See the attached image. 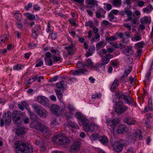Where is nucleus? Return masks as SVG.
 <instances>
[{
	"instance_id": "1",
	"label": "nucleus",
	"mask_w": 153,
	"mask_h": 153,
	"mask_svg": "<svg viewBox=\"0 0 153 153\" xmlns=\"http://www.w3.org/2000/svg\"><path fill=\"white\" fill-rule=\"evenodd\" d=\"M16 153H32L33 148L27 146L21 140L16 141L15 144Z\"/></svg>"
},
{
	"instance_id": "2",
	"label": "nucleus",
	"mask_w": 153,
	"mask_h": 153,
	"mask_svg": "<svg viewBox=\"0 0 153 153\" xmlns=\"http://www.w3.org/2000/svg\"><path fill=\"white\" fill-rule=\"evenodd\" d=\"M52 141L57 145H66L71 142L70 140L65 134L61 133L53 136L52 138Z\"/></svg>"
},
{
	"instance_id": "3",
	"label": "nucleus",
	"mask_w": 153,
	"mask_h": 153,
	"mask_svg": "<svg viewBox=\"0 0 153 153\" xmlns=\"http://www.w3.org/2000/svg\"><path fill=\"white\" fill-rule=\"evenodd\" d=\"M110 142L112 145L113 150L117 153L121 152L125 145L123 140H115L113 139H111Z\"/></svg>"
},
{
	"instance_id": "4",
	"label": "nucleus",
	"mask_w": 153,
	"mask_h": 153,
	"mask_svg": "<svg viewBox=\"0 0 153 153\" xmlns=\"http://www.w3.org/2000/svg\"><path fill=\"white\" fill-rule=\"evenodd\" d=\"M29 126L31 128H34L37 131L42 132H45L48 131V127L42 124L39 122H34L29 124Z\"/></svg>"
},
{
	"instance_id": "5",
	"label": "nucleus",
	"mask_w": 153,
	"mask_h": 153,
	"mask_svg": "<svg viewBox=\"0 0 153 153\" xmlns=\"http://www.w3.org/2000/svg\"><path fill=\"white\" fill-rule=\"evenodd\" d=\"M33 108L37 114L42 118H45L47 116L48 113L47 111L41 106L37 104L32 105Z\"/></svg>"
},
{
	"instance_id": "6",
	"label": "nucleus",
	"mask_w": 153,
	"mask_h": 153,
	"mask_svg": "<svg viewBox=\"0 0 153 153\" xmlns=\"http://www.w3.org/2000/svg\"><path fill=\"white\" fill-rule=\"evenodd\" d=\"M123 103L121 101H118L115 104L114 111L118 115L124 113L127 109L126 106H123Z\"/></svg>"
},
{
	"instance_id": "7",
	"label": "nucleus",
	"mask_w": 153,
	"mask_h": 153,
	"mask_svg": "<svg viewBox=\"0 0 153 153\" xmlns=\"http://www.w3.org/2000/svg\"><path fill=\"white\" fill-rule=\"evenodd\" d=\"M13 121L16 124H20L22 121L21 118L22 113L20 111H14L12 114Z\"/></svg>"
},
{
	"instance_id": "8",
	"label": "nucleus",
	"mask_w": 153,
	"mask_h": 153,
	"mask_svg": "<svg viewBox=\"0 0 153 153\" xmlns=\"http://www.w3.org/2000/svg\"><path fill=\"white\" fill-rule=\"evenodd\" d=\"M75 116L79 120V124L82 126L85 131H86V118L84 117L81 113L79 112H76L75 114Z\"/></svg>"
},
{
	"instance_id": "9",
	"label": "nucleus",
	"mask_w": 153,
	"mask_h": 153,
	"mask_svg": "<svg viewBox=\"0 0 153 153\" xmlns=\"http://www.w3.org/2000/svg\"><path fill=\"white\" fill-rule=\"evenodd\" d=\"M106 123L108 126L112 127L114 131L115 127L119 124V121L118 119L109 118L107 119Z\"/></svg>"
},
{
	"instance_id": "10",
	"label": "nucleus",
	"mask_w": 153,
	"mask_h": 153,
	"mask_svg": "<svg viewBox=\"0 0 153 153\" xmlns=\"http://www.w3.org/2000/svg\"><path fill=\"white\" fill-rule=\"evenodd\" d=\"M81 140H78L74 141L71 146L70 150L72 153H76L79 149V146L81 145Z\"/></svg>"
},
{
	"instance_id": "11",
	"label": "nucleus",
	"mask_w": 153,
	"mask_h": 153,
	"mask_svg": "<svg viewBox=\"0 0 153 153\" xmlns=\"http://www.w3.org/2000/svg\"><path fill=\"white\" fill-rule=\"evenodd\" d=\"M45 61L46 65L49 66H51L53 63V61L51 59L52 55L49 52H47L45 53Z\"/></svg>"
},
{
	"instance_id": "12",
	"label": "nucleus",
	"mask_w": 153,
	"mask_h": 153,
	"mask_svg": "<svg viewBox=\"0 0 153 153\" xmlns=\"http://www.w3.org/2000/svg\"><path fill=\"white\" fill-rule=\"evenodd\" d=\"M37 101L41 104L48 106L49 105V101L45 97L42 96H39L37 98Z\"/></svg>"
},
{
	"instance_id": "13",
	"label": "nucleus",
	"mask_w": 153,
	"mask_h": 153,
	"mask_svg": "<svg viewBox=\"0 0 153 153\" xmlns=\"http://www.w3.org/2000/svg\"><path fill=\"white\" fill-rule=\"evenodd\" d=\"M50 110L51 113L54 114L58 116L59 115L60 107L58 105L53 104L51 105Z\"/></svg>"
},
{
	"instance_id": "14",
	"label": "nucleus",
	"mask_w": 153,
	"mask_h": 153,
	"mask_svg": "<svg viewBox=\"0 0 153 153\" xmlns=\"http://www.w3.org/2000/svg\"><path fill=\"white\" fill-rule=\"evenodd\" d=\"M11 113L10 111H7V113L3 114V118L6 123L9 124L10 123L11 121Z\"/></svg>"
},
{
	"instance_id": "15",
	"label": "nucleus",
	"mask_w": 153,
	"mask_h": 153,
	"mask_svg": "<svg viewBox=\"0 0 153 153\" xmlns=\"http://www.w3.org/2000/svg\"><path fill=\"white\" fill-rule=\"evenodd\" d=\"M40 30L39 26L38 25H35L32 30V36L33 37L36 39L38 36L39 30Z\"/></svg>"
},
{
	"instance_id": "16",
	"label": "nucleus",
	"mask_w": 153,
	"mask_h": 153,
	"mask_svg": "<svg viewBox=\"0 0 153 153\" xmlns=\"http://www.w3.org/2000/svg\"><path fill=\"white\" fill-rule=\"evenodd\" d=\"M86 71L85 69L83 68H79L75 69L71 71L72 74L74 76L78 75L81 74H83Z\"/></svg>"
},
{
	"instance_id": "17",
	"label": "nucleus",
	"mask_w": 153,
	"mask_h": 153,
	"mask_svg": "<svg viewBox=\"0 0 153 153\" xmlns=\"http://www.w3.org/2000/svg\"><path fill=\"white\" fill-rule=\"evenodd\" d=\"M127 127L125 125H121L118 127V129L117 130L118 134H122L124 132H126L127 131Z\"/></svg>"
},
{
	"instance_id": "18",
	"label": "nucleus",
	"mask_w": 153,
	"mask_h": 153,
	"mask_svg": "<svg viewBox=\"0 0 153 153\" xmlns=\"http://www.w3.org/2000/svg\"><path fill=\"white\" fill-rule=\"evenodd\" d=\"M97 1L94 0H87V8H92L98 4H97Z\"/></svg>"
},
{
	"instance_id": "19",
	"label": "nucleus",
	"mask_w": 153,
	"mask_h": 153,
	"mask_svg": "<svg viewBox=\"0 0 153 153\" xmlns=\"http://www.w3.org/2000/svg\"><path fill=\"white\" fill-rule=\"evenodd\" d=\"M97 126L95 125L93 123H90V124L87 123V132H88L91 131H93Z\"/></svg>"
},
{
	"instance_id": "20",
	"label": "nucleus",
	"mask_w": 153,
	"mask_h": 153,
	"mask_svg": "<svg viewBox=\"0 0 153 153\" xmlns=\"http://www.w3.org/2000/svg\"><path fill=\"white\" fill-rule=\"evenodd\" d=\"M99 140L104 145H107L108 140L107 138L105 136H100L98 137Z\"/></svg>"
},
{
	"instance_id": "21",
	"label": "nucleus",
	"mask_w": 153,
	"mask_h": 153,
	"mask_svg": "<svg viewBox=\"0 0 153 153\" xmlns=\"http://www.w3.org/2000/svg\"><path fill=\"white\" fill-rule=\"evenodd\" d=\"M23 15L25 16L27 19L31 20H35L36 19L34 15H32L28 13H24Z\"/></svg>"
},
{
	"instance_id": "22",
	"label": "nucleus",
	"mask_w": 153,
	"mask_h": 153,
	"mask_svg": "<svg viewBox=\"0 0 153 153\" xmlns=\"http://www.w3.org/2000/svg\"><path fill=\"white\" fill-rule=\"evenodd\" d=\"M117 96L116 98L117 99V97L119 98V100H120V98H123L124 99L125 102L126 101V99L128 97V96H126L123 94V93L121 92L118 93L116 94L115 97Z\"/></svg>"
},
{
	"instance_id": "23",
	"label": "nucleus",
	"mask_w": 153,
	"mask_h": 153,
	"mask_svg": "<svg viewBox=\"0 0 153 153\" xmlns=\"http://www.w3.org/2000/svg\"><path fill=\"white\" fill-rule=\"evenodd\" d=\"M141 23L142 24H144L146 23H150L151 21L149 19L147 16H145L142 17L140 19Z\"/></svg>"
},
{
	"instance_id": "24",
	"label": "nucleus",
	"mask_w": 153,
	"mask_h": 153,
	"mask_svg": "<svg viewBox=\"0 0 153 153\" xmlns=\"http://www.w3.org/2000/svg\"><path fill=\"white\" fill-rule=\"evenodd\" d=\"M15 19L18 21H20L22 17V14L18 12H17L14 14Z\"/></svg>"
},
{
	"instance_id": "25",
	"label": "nucleus",
	"mask_w": 153,
	"mask_h": 153,
	"mask_svg": "<svg viewBox=\"0 0 153 153\" xmlns=\"http://www.w3.org/2000/svg\"><path fill=\"white\" fill-rule=\"evenodd\" d=\"M16 133L17 135H21L24 134L25 133V131L24 128H21L17 130Z\"/></svg>"
},
{
	"instance_id": "26",
	"label": "nucleus",
	"mask_w": 153,
	"mask_h": 153,
	"mask_svg": "<svg viewBox=\"0 0 153 153\" xmlns=\"http://www.w3.org/2000/svg\"><path fill=\"white\" fill-rule=\"evenodd\" d=\"M95 50V47L94 46L91 47L89 49V51L87 52V57L91 56Z\"/></svg>"
},
{
	"instance_id": "27",
	"label": "nucleus",
	"mask_w": 153,
	"mask_h": 153,
	"mask_svg": "<svg viewBox=\"0 0 153 153\" xmlns=\"http://www.w3.org/2000/svg\"><path fill=\"white\" fill-rule=\"evenodd\" d=\"M102 63H101V65H104L107 64L109 61V60L105 56H104L101 59Z\"/></svg>"
},
{
	"instance_id": "28",
	"label": "nucleus",
	"mask_w": 153,
	"mask_h": 153,
	"mask_svg": "<svg viewBox=\"0 0 153 153\" xmlns=\"http://www.w3.org/2000/svg\"><path fill=\"white\" fill-rule=\"evenodd\" d=\"M104 42L102 41H100L98 42L96 44V50L97 51L98 50L100 49L101 48H103L104 47V45H103Z\"/></svg>"
},
{
	"instance_id": "29",
	"label": "nucleus",
	"mask_w": 153,
	"mask_h": 153,
	"mask_svg": "<svg viewBox=\"0 0 153 153\" xmlns=\"http://www.w3.org/2000/svg\"><path fill=\"white\" fill-rule=\"evenodd\" d=\"M119 83L118 80L115 79L111 87V89L112 88L114 89L117 88L119 85Z\"/></svg>"
},
{
	"instance_id": "30",
	"label": "nucleus",
	"mask_w": 153,
	"mask_h": 153,
	"mask_svg": "<svg viewBox=\"0 0 153 153\" xmlns=\"http://www.w3.org/2000/svg\"><path fill=\"white\" fill-rule=\"evenodd\" d=\"M113 4L116 7H120L121 4V0H113Z\"/></svg>"
},
{
	"instance_id": "31",
	"label": "nucleus",
	"mask_w": 153,
	"mask_h": 153,
	"mask_svg": "<svg viewBox=\"0 0 153 153\" xmlns=\"http://www.w3.org/2000/svg\"><path fill=\"white\" fill-rule=\"evenodd\" d=\"M58 99L61 100L62 98V94L60 91L59 90H55Z\"/></svg>"
},
{
	"instance_id": "32",
	"label": "nucleus",
	"mask_w": 153,
	"mask_h": 153,
	"mask_svg": "<svg viewBox=\"0 0 153 153\" xmlns=\"http://www.w3.org/2000/svg\"><path fill=\"white\" fill-rule=\"evenodd\" d=\"M65 81H62L59 82L58 83L56 84V87L57 88L62 89L64 88Z\"/></svg>"
},
{
	"instance_id": "33",
	"label": "nucleus",
	"mask_w": 153,
	"mask_h": 153,
	"mask_svg": "<svg viewBox=\"0 0 153 153\" xmlns=\"http://www.w3.org/2000/svg\"><path fill=\"white\" fill-rule=\"evenodd\" d=\"M24 66L21 64H18L15 65L13 67V69L15 70H19L22 69L23 68Z\"/></svg>"
},
{
	"instance_id": "34",
	"label": "nucleus",
	"mask_w": 153,
	"mask_h": 153,
	"mask_svg": "<svg viewBox=\"0 0 153 153\" xmlns=\"http://www.w3.org/2000/svg\"><path fill=\"white\" fill-rule=\"evenodd\" d=\"M93 62L90 59H88L87 60V67L90 66L91 68H95V67L93 66Z\"/></svg>"
},
{
	"instance_id": "35",
	"label": "nucleus",
	"mask_w": 153,
	"mask_h": 153,
	"mask_svg": "<svg viewBox=\"0 0 153 153\" xmlns=\"http://www.w3.org/2000/svg\"><path fill=\"white\" fill-rule=\"evenodd\" d=\"M134 100L132 98L128 99V97H127V98L126 99L125 102L128 104H131L132 105H134Z\"/></svg>"
},
{
	"instance_id": "36",
	"label": "nucleus",
	"mask_w": 153,
	"mask_h": 153,
	"mask_svg": "<svg viewBox=\"0 0 153 153\" xmlns=\"http://www.w3.org/2000/svg\"><path fill=\"white\" fill-rule=\"evenodd\" d=\"M124 121L129 125L134 124L131 122V120L130 118H127L124 119Z\"/></svg>"
},
{
	"instance_id": "37",
	"label": "nucleus",
	"mask_w": 153,
	"mask_h": 153,
	"mask_svg": "<svg viewBox=\"0 0 153 153\" xmlns=\"http://www.w3.org/2000/svg\"><path fill=\"white\" fill-rule=\"evenodd\" d=\"M124 12L127 15L128 17L131 16L132 15V13L131 10L126 9L125 8Z\"/></svg>"
},
{
	"instance_id": "38",
	"label": "nucleus",
	"mask_w": 153,
	"mask_h": 153,
	"mask_svg": "<svg viewBox=\"0 0 153 153\" xmlns=\"http://www.w3.org/2000/svg\"><path fill=\"white\" fill-rule=\"evenodd\" d=\"M53 62H57L60 60H62V58L59 56H53Z\"/></svg>"
},
{
	"instance_id": "39",
	"label": "nucleus",
	"mask_w": 153,
	"mask_h": 153,
	"mask_svg": "<svg viewBox=\"0 0 153 153\" xmlns=\"http://www.w3.org/2000/svg\"><path fill=\"white\" fill-rule=\"evenodd\" d=\"M140 134H142V132L140 130H138L135 131L132 135L133 137H137L139 136Z\"/></svg>"
},
{
	"instance_id": "40",
	"label": "nucleus",
	"mask_w": 153,
	"mask_h": 153,
	"mask_svg": "<svg viewBox=\"0 0 153 153\" xmlns=\"http://www.w3.org/2000/svg\"><path fill=\"white\" fill-rule=\"evenodd\" d=\"M132 46H129L127 48L128 49L130 52V53H128L126 55V56H130L131 55H132L134 53V51L132 50Z\"/></svg>"
},
{
	"instance_id": "41",
	"label": "nucleus",
	"mask_w": 153,
	"mask_h": 153,
	"mask_svg": "<svg viewBox=\"0 0 153 153\" xmlns=\"http://www.w3.org/2000/svg\"><path fill=\"white\" fill-rule=\"evenodd\" d=\"M99 135L97 133H94L91 135V137L93 140H96L98 139Z\"/></svg>"
},
{
	"instance_id": "42",
	"label": "nucleus",
	"mask_w": 153,
	"mask_h": 153,
	"mask_svg": "<svg viewBox=\"0 0 153 153\" xmlns=\"http://www.w3.org/2000/svg\"><path fill=\"white\" fill-rule=\"evenodd\" d=\"M132 68V67L130 66H128V70H125V73L127 76L130 73L131 71Z\"/></svg>"
},
{
	"instance_id": "43",
	"label": "nucleus",
	"mask_w": 153,
	"mask_h": 153,
	"mask_svg": "<svg viewBox=\"0 0 153 153\" xmlns=\"http://www.w3.org/2000/svg\"><path fill=\"white\" fill-rule=\"evenodd\" d=\"M6 38L7 37L5 36H0V45L5 42Z\"/></svg>"
},
{
	"instance_id": "44",
	"label": "nucleus",
	"mask_w": 153,
	"mask_h": 153,
	"mask_svg": "<svg viewBox=\"0 0 153 153\" xmlns=\"http://www.w3.org/2000/svg\"><path fill=\"white\" fill-rule=\"evenodd\" d=\"M77 65L80 67H83L85 66L86 64L85 62H80L77 63Z\"/></svg>"
},
{
	"instance_id": "45",
	"label": "nucleus",
	"mask_w": 153,
	"mask_h": 153,
	"mask_svg": "<svg viewBox=\"0 0 153 153\" xmlns=\"http://www.w3.org/2000/svg\"><path fill=\"white\" fill-rule=\"evenodd\" d=\"M145 44V43L143 41H142L139 43H137L136 44L137 47L139 48H142L143 47V45Z\"/></svg>"
},
{
	"instance_id": "46",
	"label": "nucleus",
	"mask_w": 153,
	"mask_h": 153,
	"mask_svg": "<svg viewBox=\"0 0 153 153\" xmlns=\"http://www.w3.org/2000/svg\"><path fill=\"white\" fill-rule=\"evenodd\" d=\"M31 119L33 121H36L37 120V117L35 114H32L30 115Z\"/></svg>"
},
{
	"instance_id": "47",
	"label": "nucleus",
	"mask_w": 153,
	"mask_h": 153,
	"mask_svg": "<svg viewBox=\"0 0 153 153\" xmlns=\"http://www.w3.org/2000/svg\"><path fill=\"white\" fill-rule=\"evenodd\" d=\"M109 20L111 22H114L113 20L114 18V16L111 13H110L108 15Z\"/></svg>"
},
{
	"instance_id": "48",
	"label": "nucleus",
	"mask_w": 153,
	"mask_h": 153,
	"mask_svg": "<svg viewBox=\"0 0 153 153\" xmlns=\"http://www.w3.org/2000/svg\"><path fill=\"white\" fill-rule=\"evenodd\" d=\"M57 124L56 120L55 119H53L51 121V125L52 127H54Z\"/></svg>"
},
{
	"instance_id": "49",
	"label": "nucleus",
	"mask_w": 153,
	"mask_h": 153,
	"mask_svg": "<svg viewBox=\"0 0 153 153\" xmlns=\"http://www.w3.org/2000/svg\"><path fill=\"white\" fill-rule=\"evenodd\" d=\"M97 11L100 13L101 15L105 14L106 12V11L102 8H100Z\"/></svg>"
},
{
	"instance_id": "50",
	"label": "nucleus",
	"mask_w": 153,
	"mask_h": 153,
	"mask_svg": "<svg viewBox=\"0 0 153 153\" xmlns=\"http://www.w3.org/2000/svg\"><path fill=\"white\" fill-rule=\"evenodd\" d=\"M101 96V94H96L92 95V98L93 99H96L97 98L99 99L100 97Z\"/></svg>"
},
{
	"instance_id": "51",
	"label": "nucleus",
	"mask_w": 153,
	"mask_h": 153,
	"mask_svg": "<svg viewBox=\"0 0 153 153\" xmlns=\"http://www.w3.org/2000/svg\"><path fill=\"white\" fill-rule=\"evenodd\" d=\"M106 39L108 41H113L116 39V38L115 36H112L111 37H106Z\"/></svg>"
},
{
	"instance_id": "52",
	"label": "nucleus",
	"mask_w": 153,
	"mask_h": 153,
	"mask_svg": "<svg viewBox=\"0 0 153 153\" xmlns=\"http://www.w3.org/2000/svg\"><path fill=\"white\" fill-rule=\"evenodd\" d=\"M21 105L25 108H27V107L29 105L26 102L22 101L21 102Z\"/></svg>"
},
{
	"instance_id": "53",
	"label": "nucleus",
	"mask_w": 153,
	"mask_h": 153,
	"mask_svg": "<svg viewBox=\"0 0 153 153\" xmlns=\"http://www.w3.org/2000/svg\"><path fill=\"white\" fill-rule=\"evenodd\" d=\"M51 36L52 39H55L56 38L57 35L55 33H52L51 34Z\"/></svg>"
},
{
	"instance_id": "54",
	"label": "nucleus",
	"mask_w": 153,
	"mask_h": 153,
	"mask_svg": "<svg viewBox=\"0 0 153 153\" xmlns=\"http://www.w3.org/2000/svg\"><path fill=\"white\" fill-rule=\"evenodd\" d=\"M32 4L31 3H29L27 6H26L25 8L26 10H28L30 8L32 7Z\"/></svg>"
},
{
	"instance_id": "55",
	"label": "nucleus",
	"mask_w": 153,
	"mask_h": 153,
	"mask_svg": "<svg viewBox=\"0 0 153 153\" xmlns=\"http://www.w3.org/2000/svg\"><path fill=\"white\" fill-rule=\"evenodd\" d=\"M68 109L71 111H73L75 110V108L72 105L69 104L68 106Z\"/></svg>"
},
{
	"instance_id": "56",
	"label": "nucleus",
	"mask_w": 153,
	"mask_h": 153,
	"mask_svg": "<svg viewBox=\"0 0 153 153\" xmlns=\"http://www.w3.org/2000/svg\"><path fill=\"white\" fill-rule=\"evenodd\" d=\"M87 26H89L91 27H92L94 26V23L92 21H89L87 22Z\"/></svg>"
},
{
	"instance_id": "57",
	"label": "nucleus",
	"mask_w": 153,
	"mask_h": 153,
	"mask_svg": "<svg viewBox=\"0 0 153 153\" xmlns=\"http://www.w3.org/2000/svg\"><path fill=\"white\" fill-rule=\"evenodd\" d=\"M43 65V62L42 60H39V61L38 62V63L36 64V67H39L41 66L42 65Z\"/></svg>"
},
{
	"instance_id": "58",
	"label": "nucleus",
	"mask_w": 153,
	"mask_h": 153,
	"mask_svg": "<svg viewBox=\"0 0 153 153\" xmlns=\"http://www.w3.org/2000/svg\"><path fill=\"white\" fill-rule=\"evenodd\" d=\"M73 47V44L71 43V45L68 46H66L65 48V49L66 50H70L71 49H72Z\"/></svg>"
},
{
	"instance_id": "59",
	"label": "nucleus",
	"mask_w": 153,
	"mask_h": 153,
	"mask_svg": "<svg viewBox=\"0 0 153 153\" xmlns=\"http://www.w3.org/2000/svg\"><path fill=\"white\" fill-rule=\"evenodd\" d=\"M71 33L73 37H75L76 36L77 37H78V35L76 34V33L74 30H72L71 32Z\"/></svg>"
},
{
	"instance_id": "60",
	"label": "nucleus",
	"mask_w": 153,
	"mask_h": 153,
	"mask_svg": "<svg viewBox=\"0 0 153 153\" xmlns=\"http://www.w3.org/2000/svg\"><path fill=\"white\" fill-rule=\"evenodd\" d=\"M143 11L144 13H148L151 12L150 10L148 9L147 7L143 8Z\"/></svg>"
},
{
	"instance_id": "61",
	"label": "nucleus",
	"mask_w": 153,
	"mask_h": 153,
	"mask_svg": "<svg viewBox=\"0 0 153 153\" xmlns=\"http://www.w3.org/2000/svg\"><path fill=\"white\" fill-rule=\"evenodd\" d=\"M102 23L103 25H105L107 26L108 25H111V23H109L108 21L107 20H104L102 22Z\"/></svg>"
},
{
	"instance_id": "62",
	"label": "nucleus",
	"mask_w": 153,
	"mask_h": 153,
	"mask_svg": "<svg viewBox=\"0 0 153 153\" xmlns=\"http://www.w3.org/2000/svg\"><path fill=\"white\" fill-rule=\"evenodd\" d=\"M144 4V2L143 1H138V6L140 7H143Z\"/></svg>"
},
{
	"instance_id": "63",
	"label": "nucleus",
	"mask_w": 153,
	"mask_h": 153,
	"mask_svg": "<svg viewBox=\"0 0 153 153\" xmlns=\"http://www.w3.org/2000/svg\"><path fill=\"white\" fill-rule=\"evenodd\" d=\"M34 9L35 10H39L40 9V7H39L37 5H33Z\"/></svg>"
},
{
	"instance_id": "64",
	"label": "nucleus",
	"mask_w": 153,
	"mask_h": 153,
	"mask_svg": "<svg viewBox=\"0 0 153 153\" xmlns=\"http://www.w3.org/2000/svg\"><path fill=\"white\" fill-rule=\"evenodd\" d=\"M96 16L98 18H100L102 17V15L97 11L96 13Z\"/></svg>"
}]
</instances>
